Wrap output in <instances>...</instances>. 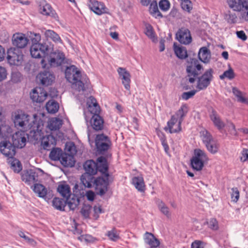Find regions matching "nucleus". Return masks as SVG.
Segmentation results:
<instances>
[{"label":"nucleus","mask_w":248,"mask_h":248,"mask_svg":"<svg viewBox=\"0 0 248 248\" xmlns=\"http://www.w3.org/2000/svg\"><path fill=\"white\" fill-rule=\"evenodd\" d=\"M65 76L66 79L72 84L73 89L78 92L84 91V84L81 80L80 72L76 66L72 65L67 67Z\"/></svg>","instance_id":"obj_1"},{"label":"nucleus","mask_w":248,"mask_h":248,"mask_svg":"<svg viewBox=\"0 0 248 248\" xmlns=\"http://www.w3.org/2000/svg\"><path fill=\"white\" fill-rule=\"evenodd\" d=\"M97 162L93 160L86 161L84 164L83 167L86 173L95 175L98 170L104 173L108 170V164L107 159L103 156L97 158Z\"/></svg>","instance_id":"obj_2"},{"label":"nucleus","mask_w":248,"mask_h":248,"mask_svg":"<svg viewBox=\"0 0 248 248\" xmlns=\"http://www.w3.org/2000/svg\"><path fill=\"white\" fill-rule=\"evenodd\" d=\"M53 50V45L51 43H33L30 48L31 56L34 58H40L43 56L47 55Z\"/></svg>","instance_id":"obj_3"},{"label":"nucleus","mask_w":248,"mask_h":248,"mask_svg":"<svg viewBox=\"0 0 248 248\" xmlns=\"http://www.w3.org/2000/svg\"><path fill=\"white\" fill-rule=\"evenodd\" d=\"M7 60L10 65H21L24 61L22 51L16 47H11L7 52Z\"/></svg>","instance_id":"obj_4"},{"label":"nucleus","mask_w":248,"mask_h":248,"mask_svg":"<svg viewBox=\"0 0 248 248\" xmlns=\"http://www.w3.org/2000/svg\"><path fill=\"white\" fill-rule=\"evenodd\" d=\"M208 160L206 153L202 150L197 149L194 151V155L191 160V166L196 170H201L204 163Z\"/></svg>","instance_id":"obj_5"},{"label":"nucleus","mask_w":248,"mask_h":248,"mask_svg":"<svg viewBox=\"0 0 248 248\" xmlns=\"http://www.w3.org/2000/svg\"><path fill=\"white\" fill-rule=\"evenodd\" d=\"M78 186L76 184L73 188V194L66 198V203L71 210H74L79 205L81 199L84 197L83 191H78Z\"/></svg>","instance_id":"obj_6"},{"label":"nucleus","mask_w":248,"mask_h":248,"mask_svg":"<svg viewBox=\"0 0 248 248\" xmlns=\"http://www.w3.org/2000/svg\"><path fill=\"white\" fill-rule=\"evenodd\" d=\"M213 70L210 68L205 71L204 74L198 78L197 88L199 90H204L210 85L213 79Z\"/></svg>","instance_id":"obj_7"},{"label":"nucleus","mask_w":248,"mask_h":248,"mask_svg":"<svg viewBox=\"0 0 248 248\" xmlns=\"http://www.w3.org/2000/svg\"><path fill=\"white\" fill-rule=\"evenodd\" d=\"M14 123L16 126L22 127L25 130L31 129L32 125L30 122V116L25 114H18L16 115Z\"/></svg>","instance_id":"obj_8"},{"label":"nucleus","mask_w":248,"mask_h":248,"mask_svg":"<svg viewBox=\"0 0 248 248\" xmlns=\"http://www.w3.org/2000/svg\"><path fill=\"white\" fill-rule=\"evenodd\" d=\"M95 145L99 152H104L108 149L111 141L108 136L103 134L98 135L95 139Z\"/></svg>","instance_id":"obj_9"},{"label":"nucleus","mask_w":248,"mask_h":248,"mask_svg":"<svg viewBox=\"0 0 248 248\" xmlns=\"http://www.w3.org/2000/svg\"><path fill=\"white\" fill-rule=\"evenodd\" d=\"M49 53V58H47L48 62L51 66L57 67L61 65L65 59L64 54L59 51Z\"/></svg>","instance_id":"obj_10"},{"label":"nucleus","mask_w":248,"mask_h":248,"mask_svg":"<svg viewBox=\"0 0 248 248\" xmlns=\"http://www.w3.org/2000/svg\"><path fill=\"white\" fill-rule=\"evenodd\" d=\"M12 44L14 46L16 47V48H23L28 44L29 39L26 35L21 33H16L12 36Z\"/></svg>","instance_id":"obj_11"},{"label":"nucleus","mask_w":248,"mask_h":248,"mask_svg":"<svg viewBox=\"0 0 248 248\" xmlns=\"http://www.w3.org/2000/svg\"><path fill=\"white\" fill-rule=\"evenodd\" d=\"M181 123L175 116H171V119L167 123V126L164 130L170 133H178L181 130Z\"/></svg>","instance_id":"obj_12"},{"label":"nucleus","mask_w":248,"mask_h":248,"mask_svg":"<svg viewBox=\"0 0 248 248\" xmlns=\"http://www.w3.org/2000/svg\"><path fill=\"white\" fill-rule=\"evenodd\" d=\"M12 141L14 146L22 148L26 143V135L23 131H18L12 136Z\"/></svg>","instance_id":"obj_13"},{"label":"nucleus","mask_w":248,"mask_h":248,"mask_svg":"<svg viewBox=\"0 0 248 248\" xmlns=\"http://www.w3.org/2000/svg\"><path fill=\"white\" fill-rule=\"evenodd\" d=\"M117 71L125 89L129 90L131 82V76L129 72L125 68L123 67H118Z\"/></svg>","instance_id":"obj_14"},{"label":"nucleus","mask_w":248,"mask_h":248,"mask_svg":"<svg viewBox=\"0 0 248 248\" xmlns=\"http://www.w3.org/2000/svg\"><path fill=\"white\" fill-rule=\"evenodd\" d=\"M15 146H14L10 142L3 141L0 142V151L5 156L13 158L15 155Z\"/></svg>","instance_id":"obj_15"},{"label":"nucleus","mask_w":248,"mask_h":248,"mask_svg":"<svg viewBox=\"0 0 248 248\" xmlns=\"http://www.w3.org/2000/svg\"><path fill=\"white\" fill-rule=\"evenodd\" d=\"M202 69V66L199 63V62L195 59L191 60L186 67V72L187 77L193 76L196 77L199 74V71Z\"/></svg>","instance_id":"obj_16"},{"label":"nucleus","mask_w":248,"mask_h":248,"mask_svg":"<svg viewBox=\"0 0 248 248\" xmlns=\"http://www.w3.org/2000/svg\"><path fill=\"white\" fill-rule=\"evenodd\" d=\"M176 39L181 43L188 45L192 41L189 31L185 28L180 29L176 33Z\"/></svg>","instance_id":"obj_17"},{"label":"nucleus","mask_w":248,"mask_h":248,"mask_svg":"<svg viewBox=\"0 0 248 248\" xmlns=\"http://www.w3.org/2000/svg\"><path fill=\"white\" fill-rule=\"evenodd\" d=\"M47 95L46 92L40 88L33 89L30 93L31 98L32 101L38 103L44 101Z\"/></svg>","instance_id":"obj_18"},{"label":"nucleus","mask_w":248,"mask_h":248,"mask_svg":"<svg viewBox=\"0 0 248 248\" xmlns=\"http://www.w3.org/2000/svg\"><path fill=\"white\" fill-rule=\"evenodd\" d=\"M38 174L33 170L24 171L21 175L23 181L28 185H31L37 181Z\"/></svg>","instance_id":"obj_19"},{"label":"nucleus","mask_w":248,"mask_h":248,"mask_svg":"<svg viewBox=\"0 0 248 248\" xmlns=\"http://www.w3.org/2000/svg\"><path fill=\"white\" fill-rule=\"evenodd\" d=\"M54 77L50 72L48 71H44L41 72L37 76V79L40 83L45 86H48L53 82L54 80Z\"/></svg>","instance_id":"obj_20"},{"label":"nucleus","mask_w":248,"mask_h":248,"mask_svg":"<svg viewBox=\"0 0 248 248\" xmlns=\"http://www.w3.org/2000/svg\"><path fill=\"white\" fill-rule=\"evenodd\" d=\"M90 9L97 15H100L105 12V6L103 3L96 0H90Z\"/></svg>","instance_id":"obj_21"},{"label":"nucleus","mask_w":248,"mask_h":248,"mask_svg":"<svg viewBox=\"0 0 248 248\" xmlns=\"http://www.w3.org/2000/svg\"><path fill=\"white\" fill-rule=\"evenodd\" d=\"M144 240L145 243L152 248H156L160 244L159 240L152 233L148 232L144 234Z\"/></svg>","instance_id":"obj_22"},{"label":"nucleus","mask_w":248,"mask_h":248,"mask_svg":"<svg viewBox=\"0 0 248 248\" xmlns=\"http://www.w3.org/2000/svg\"><path fill=\"white\" fill-rule=\"evenodd\" d=\"M132 184L140 192H144L145 185L142 176L134 177L132 179Z\"/></svg>","instance_id":"obj_23"},{"label":"nucleus","mask_w":248,"mask_h":248,"mask_svg":"<svg viewBox=\"0 0 248 248\" xmlns=\"http://www.w3.org/2000/svg\"><path fill=\"white\" fill-rule=\"evenodd\" d=\"M211 121L214 124L218 130H221L225 127L224 123L221 120L217 112L213 110L210 116Z\"/></svg>","instance_id":"obj_24"},{"label":"nucleus","mask_w":248,"mask_h":248,"mask_svg":"<svg viewBox=\"0 0 248 248\" xmlns=\"http://www.w3.org/2000/svg\"><path fill=\"white\" fill-rule=\"evenodd\" d=\"M44 35L47 40H51L56 44H62V41L59 35L53 30H46Z\"/></svg>","instance_id":"obj_25"},{"label":"nucleus","mask_w":248,"mask_h":248,"mask_svg":"<svg viewBox=\"0 0 248 248\" xmlns=\"http://www.w3.org/2000/svg\"><path fill=\"white\" fill-rule=\"evenodd\" d=\"M104 121L98 113L94 114L91 119V124L93 128L96 130H101L103 126Z\"/></svg>","instance_id":"obj_26"},{"label":"nucleus","mask_w":248,"mask_h":248,"mask_svg":"<svg viewBox=\"0 0 248 248\" xmlns=\"http://www.w3.org/2000/svg\"><path fill=\"white\" fill-rule=\"evenodd\" d=\"M87 104L89 110L91 113L96 114V113H99L100 107L97 103L96 99L93 97L90 96L89 97Z\"/></svg>","instance_id":"obj_27"},{"label":"nucleus","mask_w":248,"mask_h":248,"mask_svg":"<svg viewBox=\"0 0 248 248\" xmlns=\"http://www.w3.org/2000/svg\"><path fill=\"white\" fill-rule=\"evenodd\" d=\"M56 143V140L51 134L45 136L41 141V144L44 149L48 150L51 145L54 146Z\"/></svg>","instance_id":"obj_28"},{"label":"nucleus","mask_w":248,"mask_h":248,"mask_svg":"<svg viewBox=\"0 0 248 248\" xmlns=\"http://www.w3.org/2000/svg\"><path fill=\"white\" fill-rule=\"evenodd\" d=\"M61 164L64 167H73L75 165V160L73 156L63 153L60 160Z\"/></svg>","instance_id":"obj_29"},{"label":"nucleus","mask_w":248,"mask_h":248,"mask_svg":"<svg viewBox=\"0 0 248 248\" xmlns=\"http://www.w3.org/2000/svg\"><path fill=\"white\" fill-rule=\"evenodd\" d=\"M198 57L202 62L208 63L211 58L210 51L206 47H202L199 50Z\"/></svg>","instance_id":"obj_30"},{"label":"nucleus","mask_w":248,"mask_h":248,"mask_svg":"<svg viewBox=\"0 0 248 248\" xmlns=\"http://www.w3.org/2000/svg\"><path fill=\"white\" fill-rule=\"evenodd\" d=\"M93 175L86 173L81 175L80 180L85 187L91 188L94 185V178Z\"/></svg>","instance_id":"obj_31"},{"label":"nucleus","mask_w":248,"mask_h":248,"mask_svg":"<svg viewBox=\"0 0 248 248\" xmlns=\"http://www.w3.org/2000/svg\"><path fill=\"white\" fill-rule=\"evenodd\" d=\"M102 173L104 175L103 177H98L94 179V185H95L96 188L108 186V185L109 174L108 171Z\"/></svg>","instance_id":"obj_32"},{"label":"nucleus","mask_w":248,"mask_h":248,"mask_svg":"<svg viewBox=\"0 0 248 248\" xmlns=\"http://www.w3.org/2000/svg\"><path fill=\"white\" fill-rule=\"evenodd\" d=\"M33 190L39 197L43 198H45L46 195L49 193L46 188L43 185L39 184L34 185Z\"/></svg>","instance_id":"obj_33"},{"label":"nucleus","mask_w":248,"mask_h":248,"mask_svg":"<svg viewBox=\"0 0 248 248\" xmlns=\"http://www.w3.org/2000/svg\"><path fill=\"white\" fill-rule=\"evenodd\" d=\"M229 7L233 11L241 12L243 11V0H227Z\"/></svg>","instance_id":"obj_34"},{"label":"nucleus","mask_w":248,"mask_h":248,"mask_svg":"<svg viewBox=\"0 0 248 248\" xmlns=\"http://www.w3.org/2000/svg\"><path fill=\"white\" fill-rule=\"evenodd\" d=\"M58 191L63 197L67 198L71 195L70 187L67 184H62L58 186Z\"/></svg>","instance_id":"obj_35"},{"label":"nucleus","mask_w":248,"mask_h":248,"mask_svg":"<svg viewBox=\"0 0 248 248\" xmlns=\"http://www.w3.org/2000/svg\"><path fill=\"white\" fill-rule=\"evenodd\" d=\"M156 204L159 211L162 214L166 216L167 217H170L171 213L170 211L169 208L162 201L157 200L156 201Z\"/></svg>","instance_id":"obj_36"},{"label":"nucleus","mask_w":248,"mask_h":248,"mask_svg":"<svg viewBox=\"0 0 248 248\" xmlns=\"http://www.w3.org/2000/svg\"><path fill=\"white\" fill-rule=\"evenodd\" d=\"M188 111V107L186 105L184 104L181 106L179 109L172 116H175L180 122H182L184 117L186 116Z\"/></svg>","instance_id":"obj_37"},{"label":"nucleus","mask_w":248,"mask_h":248,"mask_svg":"<svg viewBox=\"0 0 248 248\" xmlns=\"http://www.w3.org/2000/svg\"><path fill=\"white\" fill-rule=\"evenodd\" d=\"M62 124V121L59 118H51L48 124V127L51 130L59 129Z\"/></svg>","instance_id":"obj_38"},{"label":"nucleus","mask_w":248,"mask_h":248,"mask_svg":"<svg viewBox=\"0 0 248 248\" xmlns=\"http://www.w3.org/2000/svg\"><path fill=\"white\" fill-rule=\"evenodd\" d=\"M63 153L62 149L59 148H53L50 152L49 157L52 160L57 161L61 159V157Z\"/></svg>","instance_id":"obj_39"},{"label":"nucleus","mask_w":248,"mask_h":248,"mask_svg":"<svg viewBox=\"0 0 248 248\" xmlns=\"http://www.w3.org/2000/svg\"><path fill=\"white\" fill-rule=\"evenodd\" d=\"M149 11L150 14L155 18L162 17V15L158 10L157 3L155 1L151 3Z\"/></svg>","instance_id":"obj_40"},{"label":"nucleus","mask_w":248,"mask_h":248,"mask_svg":"<svg viewBox=\"0 0 248 248\" xmlns=\"http://www.w3.org/2000/svg\"><path fill=\"white\" fill-rule=\"evenodd\" d=\"M174 50L176 56L181 59H184L187 57L186 49L185 47L176 46L174 44Z\"/></svg>","instance_id":"obj_41"},{"label":"nucleus","mask_w":248,"mask_h":248,"mask_svg":"<svg viewBox=\"0 0 248 248\" xmlns=\"http://www.w3.org/2000/svg\"><path fill=\"white\" fill-rule=\"evenodd\" d=\"M40 12L42 14L47 16L54 17L55 15V11L53 10L50 5L48 3H46L40 7Z\"/></svg>","instance_id":"obj_42"},{"label":"nucleus","mask_w":248,"mask_h":248,"mask_svg":"<svg viewBox=\"0 0 248 248\" xmlns=\"http://www.w3.org/2000/svg\"><path fill=\"white\" fill-rule=\"evenodd\" d=\"M46 108L48 112L50 113H55L58 111L59 106L55 101L50 100L46 103Z\"/></svg>","instance_id":"obj_43"},{"label":"nucleus","mask_w":248,"mask_h":248,"mask_svg":"<svg viewBox=\"0 0 248 248\" xmlns=\"http://www.w3.org/2000/svg\"><path fill=\"white\" fill-rule=\"evenodd\" d=\"M232 92L234 95L237 98V101L239 102L245 103L247 101V98L244 96V93L240 91L236 87H233Z\"/></svg>","instance_id":"obj_44"},{"label":"nucleus","mask_w":248,"mask_h":248,"mask_svg":"<svg viewBox=\"0 0 248 248\" xmlns=\"http://www.w3.org/2000/svg\"><path fill=\"white\" fill-rule=\"evenodd\" d=\"M53 206L59 210H63L66 204V202L62 199L55 198L52 201Z\"/></svg>","instance_id":"obj_45"},{"label":"nucleus","mask_w":248,"mask_h":248,"mask_svg":"<svg viewBox=\"0 0 248 248\" xmlns=\"http://www.w3.org/2000/svg\"><path fill=\"white\" fill-rule=\"evenodd\" d=\"M19 236L23 238L24 240L29 245L32 246H35L36 245V242L32 238L30 237L31 234L29 233H25L23 232H18Z\"/></svg>","instance_id":"obj_46"},{"label":"nucleus","mask_w":248,"mask_h":248,"mask_svg":"<svg viewBox=\"0 0 248 248\" xmlns=\"http://www.w3.org/2000/svg\"><path fill=\"white\" fill-rule=\"evenodd\" d=\"M201 137L205 145L210 142L213 140L211 135L205 130H202L200 132Z\"/></svg>","instance_id":"obj_47"},{"label":"nucleus","mask_w":248,"mask_h":248,"mask_svg":"<svg viewBox=\"0 0 248 248\" xmlns=\"http://www.w3.org/2000/svg\"><path fill=\"white\" fill-rule=\"evenodd\" d=\"M235 77V74L233 69L230 66L228 70L224 72L223 74L219 76L220 79L223 80L225 78L232 80Z\"/></svg>","instance_id":"obj_48"},{"label":"nucleus","mask_w":248,"mask_h":248,"mask_svg":"<svg viewBox=\"0 0 248 248\" xmlns=\"http://www.w3.org/2000/svg\"><path fill=\"white\" fill-rule=\"evenodd\" d=\"M209 152L213 154L217 152L219 145L214 140L205 145Z\"/></svg>","instance_id":"obj_49"},{"label":"nucleus","mask_w":248,"mask_h":248,"mask_svg":"<svg viewBox=\"0 0 248 248\" xmlns=\"http://www.w3.org/2000/svg\"><path fill=\"white\" fill-rule=\"evenodd\" d=\"M106 235L109 240L113 241H116L120 239L119 233L115 229L108 231Z\"/></svg>","instance_id":"obj_50"},{"label":"nucleus","mask_w":248,"mask_h":248,"mask_svg":"<svg viewBox=\"0 0 248 248\" xmlns=\"http://www.w3.org/2000/svg\"><path fill=\"white\" fill-rule=\"evenodd\" d=\"M92 209V208L91 205L84 204L81 209L80 213L85 218H88L90 217V215Z\"/></svg>","instance_id":"obj_51"},{"label":"nucleus","mask_w":248,"mask_h":248,"mask_svg":"<svg viewBox=\"0 0 248 248\" xmlns=\"http://www.w3.org/2000/svg\"><path fill=\"white\" fill-rule=\"evenodd\" d=\"M11 167L16 172H19L22 170V165L17 159H14L11 163Z\"/></svg>","instance_id":"obj_52"},{"label":"nucleus","mask_w":248,"mask_h":248,"mask_svg":"<svg viewBox=\"0 0 248 248\" xmlns=\"http://www.w3.org/2000/svg\"><path fill=\"white\" fill-rule=\"evenodd\" d=\"M145 33L146 35L153 41L156 40L153 28L150 25L148 24L146 26Z\"/></svg>","instance_id":"obj_53"},{"label":"nucleus","mask_w":248,"mask_h":248,"mask_svg":"<svg viewBox=\"0 0 248 248\" xmlns=\"http://www.w3.org/2000/svg\"><path fill=\"white\" fill-rule=\"evenodd\" d=\"M182 8L188 12H190L192 9L191 2L189 0H184L181 3Z\"/></svg>","instance_id":"obj_54"},{"label":"nucleus","mask_w":248,"mask_h":248,"mask_svg":"<svg viewBox=\"0 0 248 248\" xmlns=\"http://www.w3.org/2000/svg\"><path fill=\"white\" fill-rule=\"evenodd\" d=\"M79 239L82 241H85L87 243H93L96 240L95 238L89 234L81 235Z\"/></svg>","instance_id":"obj_55"},{"label":"nucleus","mask_w":248,"mask_h":248,"mask_svg":"<svg viewBox=\"0 0 248 248\" xmlns=\"http://www.w3.org/2000/svg\"><path fill=\"white\" fill-rule=\"evenodd\" d=\"M231 199L232 202H236L239 198V191L236 187L232 188Z\"/></svg>","instance_id":"obj_56"},{"label":"nucleus","mask_w":248,"mask_h":248,"mask_svg":"<svg viewBox=\"0 0 248 248\" xmlns=\"http://www.w3.org/2000/svg\"><path fill=\"white\" fill-rule=\"evenodd\" d=\"M207 223L209 227L213 230H217L218 229L217 221L215 218H211Z\"/></svg>","instance_id":"obj_57"},{"label":"nucleus","mask_w":248,"mask_h":248,"mask_svg":"<svg viewBox=\"0 0 248 248\" xmlns=\"http://www.w3.org/2000/svg\"><path fill=\"white\" fill-rule=\"evenodd\" d=\"M226 18L229 23H235L237 20V16L235 13H229L226 16Z\"/></svg>","instance_id":"obj_58"},{"label":"nucleus","mask_w":248,"mask_h":248,"mask_svg":"<svg viewBox=\"0 0 248 248\" xmlns=\"http://www.w3.org/2000/svg\"><path fill=\"white\" fill-rule=\"evenodd\" d=\"M170 5L169 1L167 0H161L159 2V8L164 11H166L169 9Z\"/></svg>","instance_id":"obj_59"},{"label":"nucleus","mask_w":248,"mask_h":248,"mask_svg":"<svg viewBox=\"0 0 248 248\" xmlns=\"http://www.w3.org/2000/svg\"><path fill=\"white\" fill-rule=\"evenodd\" d=\"M196 90H192L190 92H184L182 94V98L183 99L187 100L189 98H192L196 93Z\"/></svg>","instance_id":"obj_60"},{"label":"nucleus","mask_w":248,"mask_h":248,"mask_svg":"<svg viewBox=\"0 0 248 248\" xmlns=\"http://www.w3.org/2000/svg\"><path fill=\"white\" fill-rule=\"evenodd\" d=\"M227 126L230 133L232 135H236L237 132L234 124L231 122H228Z\"/></svg>","instance_id":"obj_61"},{"label":"nucleus","mask_w":248,"mask_h":248,"mask_svg":"<svg viewBox=\"0 0 248 248\" xmlns=\"http://www.w3.org/2000/svg\"><path fill=\"white\" fill-rule=\"evenodd\" d=\"M7 75V72L6 68L3 66H0V81L5 79Z\"/></svg>","instance_id":"obj_62"},{"label":"nucleus","mask_w":248,"mask_h":248,"mask_svg":"<svg viewBox=\"0 0 248 248\" xmlns=\"http://www.w3.org/2000/svg\"><path fill=\"white\" fill-rule=\"evenodd\" d=\"M240 160L242 162L248 160V149H244L241 153Z\"/></svg>","instance_id":"obj_63"},{"label":"nucleus","mask_w":248,"mask_h":248,"mask_svg":"<svg viewBox=\"0 0 248 248\" xmlns=\"http://www.w3.org/2000/svg\"><path fill=\"white\" fill-rule=\"evenodd\" d=\"M191 248H204V244L201 241H195L191 244Z\"/></svg>","instance_id":"obj_64"}]
</instances>
